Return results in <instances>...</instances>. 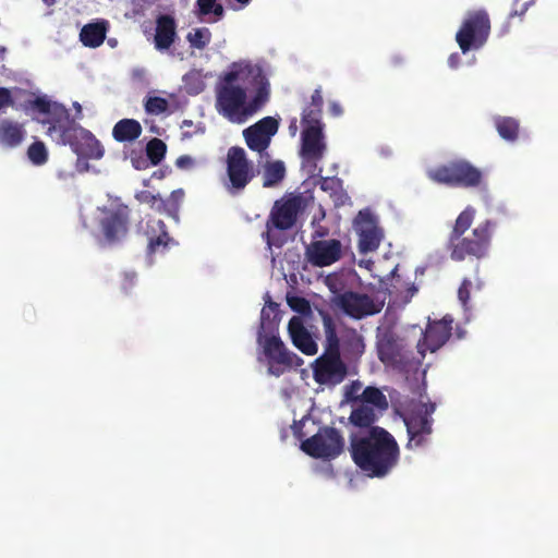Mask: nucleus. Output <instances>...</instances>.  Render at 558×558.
Returning <instances> with one entry per match:
<instances>
[{
  "instance_id": "obj_14",
  "label": "nucleus",
  "mask_w": 558,
  "mask_h": 558,
  "mask_svg": "<svg viewBox=\"0 0 558 558\" xmlns=\"http://www.w3.org/2000/svg\"><path fill=\"white\" fill-rule=\"evenodd\" d=\"M333 302L347 316L354 319L373 316L383 308V304L375 302L368 294L351 290L337 294Z\"/></svg>"
},
{
  "instance_id": "obj_44",
  "label": "nucleus",
  "mask_w": 558,
  "mask_h": 558,
  "mask_svg": "<svg viewBox=\"0 0 558 558\" xmlns=\"http://www.w3.org/2000/svg\"><path fill=\"white\" fill-rule=\"evenodd\" d=\"M435 409V403H424L420 407V409L415 410L414 412L427 416V420H433L432 414L434 413Z\"/></svg>"
},
{
  "instance_id": "obj_8",
  "label": "nucleus",
  "mask_w": 558,
  "mask_h": 558,
  "mask_svg": "<svg viewBox=\"0 0 558 558\" xmlns=\"http://www.w3.org/2000/svg\"><path fill=\"white\" fill-rule=\"evenodd\" d=\"M427 177L435 183L463 189L480 187L484 180L482 170L465 159H453L429 169Z\"/></svg>"
},
{
  "instance_id": "obj_32",
  "label": "nucleus",
  "mask_w": 558,
  "mask_h": 558,
  "mask_svg": "<svg viewBox=\"0 0 558 558\" xmlns=\"http://www.w3.org/2000/svg\"><path fill=\"white\" fill-rule=\"evenodd\" d=\"M319 187L324 192L329 193L336 206L343 205L344 199L348 198V195L342 189V181L336 177L322 178L319 181Z\"/></svg>"
},
{
  "instance_id": "obj_45",
  "label": "nucleus",
  "mask_w": 558,
  "mask_h": 558,
  "mask_svg": "<svg viewBox=\"0 0 558 558\" xmlns=\"http://www.w3.org/2000/svg\"><path fill=\"white\" fill-rule=\"evenodd\" d=\"M132 165L135 169L141 170L147 168V160L143 157L132 158Z\"/></svg>"
},
{
  "instance_id": "obj_22",
  "label": "nucleus",
  "mask_w": 558,
  "mask_h": 558,
  "mask_svg": "<svg viewBox=\"0 0 558 558\" xmlns=\"http://www.w3.org/2000/svg\"><path fill=\"white\" fill-rule=\"evenodd\" d=\"M155 24L154 47L158 51H166L178 38L175 17L171 14H159Z\"/></svg>"
},
{
  "instance_id": "obj_29",
  "label": "nucleus",
  "mask_w": 558,
  "mask_h": 558,
  "mask_svg": "<svg viewBox=\"0 0 558 558\" xmlns=\"http://www.w3.org/2000/svg\"><path fill=\"white\" fill-rule=\"evenodd\" d=\"M184 196V191L182 189H178L172 191L168 198L160 197L157 213L165 214L174 220H179V210Z\"/></svg>"
},
{
  "instance_id": "obj_42",
  "label": "nucleus",
  "mask_w": 558,
  "mask_h": 558,
  "mask_svg": "<svg viewBox=\"0 0 558 558\" xmlns=\"http://www.w3.org/2000/svg\"><path fill=\"white\" fill-rule=\"evenodd\" d=\"M14 105L11 90L7 87H0V110Z\"/></svg>"
},
{
  "instance_id": "obj_31",
  "label": "nucleus",
  "mask_w": 558,
  "mask_h": 558,
  "mask_svg": "<svg viewBox=\"0 0 558 558\" xmlns=\"http://www.w3.org/2000/svg\"><path fill=\"white\" fill-rule=\"evenodd\" d=\"M495 128L504 140L514 142L519 136V121L511 117H496L494 119Z\"/></svg>"
},
{
  "instance_id": "obj_48",
  "label": "nucleus",
  "mask_w": 558,
  "mask_h": 558,
  "mask_svg": "<svg viewBox=\"0 0 558 558\" xmlns=\"http://www.w3.org/2000/svg\"><path fill=\"white\" fill-rule=\"evenodd\" d=\"M135 275L134 274H125L123 289L126 290L128 286H132L134 283Z\"/></svg>"
},
{
  "instance_id": "obj_15",
  "label": "nucleus",
  "mask_w": 558,
  "mask_h": 558,
  "mask_svg": "<svg viewBox=\"0 0 558 558\" xmlns=\"http://www.w3.org/2000/svg\"><path fill=\"white\" fill-rule=\"evenodd\" d=\"M354 228L359 234V251L362 254L375 252L384 238L377 217L369 210H360L354 219Z\"/></svg>"
},
{
  "instance_id": "obj_7",
  "label": "nucleus",
  "mask_w": 558,
  "mask_h": 558,
  "mask_svg": "<svg viewBox=\"0 0 558 558\" xmlns=\"http://www.w3.org/2000/svg\"><path fill=\"white\" fill-rule=\"evenodd\" d=\"M306 206L307 198L303 194H291L274 203L266 221V231L263 233V239L269 248L272 245H281L280 242L276 241L274 231H286L293 228L298 221L299 215Z\"/></svg>"
},
{
  "instance_id": "obj_11",
  "label": "nucleus",
  "mask_w": 558,
  "mask_h": 558,
  "mask_svg": "<svg viewBox=\"0 0 558 558\" xmlns=\"http://www.w3.org/2000/svg\"><path fill=\"white\" fill-rule=\"evenodd\" d=\"M490 20L485 10L470 12L456 35V40L463 53L480 49L488 39Z\"/></svg>"
},
{
  "instance_id": "obj_52",
  "label": "nucleus",
  "mask_w": 558,
  "mask_h": 558,
  "mask_svg": "<svg viewBox=\"0 0 558 558\" xmlns=\"http://www.w3.org/2000/svg\"><path fill=\"white\" fill-rule=\"evenodd\" d=\"M299 302L302 303L304 307L308 308V303L304 299H300Z\"/></svg>"
},
{
  "instance_id": "obj_6",
  "label": "nucleus",
  "mask_w": 558,
  "mask_h": 558,
  "mask_svg": "<svg viewBox=\"0 0 558 558\" xmlns=\"http://www.w3.org/2000/svg\"><path fill=\"white\" fill-rule=\"evenodd\" d=\"M313 378L319 385L336 386L348 375V366L341 357L340 340L332 327L326 330L324 352L313 362Z\"/></svg>"
},
{
  "instance_id": "obj_39",
  "label": "nucleus",
  "mask_w": 558,
  "mask_h": 558,
  "mask_svg": "<svg viewBox=\"0 0 558 558\" xmlns=\"http://www.w3.org/2000/svg\"><path fill=\"white\" fill-rule=\"evenodd\" d=\"M144 107L147 113L158 116L168 110L169 104L167 99L154 96L146 99Z\"/></svg>"
},
{
  "instance_id": "obj_36",
  "label": "nucleus",
  "mask_w": 558,
  "mask_h": 558,
  "mask_svg": "<svg viewBox=\"0 0 558 558\" xmlns=\"http://www.w3.org/2000/svg\"><path fill=\"white\" fill-rule=\"evenodd\" d=\"M362 401L372 404L380 410L388 408L386 396L376 387L368 386L362 392Z\"/></svg>"
},
{
  "instance_id": "obj_23",
  "label": "nucleus",
  "mask_w": 558,
  "mask_h": 558,
  "mask_svg": "<svg viewBox=\"0 0 558 558\" xmlns=\"http://www.w3.org/2000/svg\"><path fill=\"white\" fill-rule=\"evenodd\" d=\"M288 331L292 343L305 355H314L317 353V344L312 338L310 331L303 324V319L293 316L288 324Z\"/></svg>"
},
{
  "instance_id": "obj_13",
  "label": "nucleus",
  "mask_w": 558,
  "mask_h": 558,
  "mask_svg": "<svg viewBox=\"0 0 558 558\" xmlns=\"http://www.w3.org/2000/svg\"><path fill=\"white\" fill-rule=\"evenodd\" d=\"M343 447L344 440L340 432L329 426L320 427L315 435L301 444V449L316 459H333L342 452Z\"/></svg>"
},
{
  "instance_id": "obj_9",
  "label": "nucleus",
  "mask_w": 558,
  "mask_h": 558,
  "mask_svg": "<svg viewBox=\"0 0 558 558\" xmlns=\"http://www.w3.org/2000/svg\"><path fill=\"white\" fill-rule=\"evenodd\" d=\"M25 111L33 110L45 116L39 120L43 125H48L47 134L51 137L54 134L59 136V143L65 140V133L78 123L71 118L69 110L59 102L51 101L47 96H37L34 99H27L23 104Z\"/></svg>"
},
{
  "instance_id": "obj_1",
  "label": "nucleus",
  "mask_w": 558,
  "mask_h": 558,
  "mask_svg": "<svg viewBox=\"0 0 558 558\" xmlns=\"http://www.w3.org/2000/svg\"><path fill=\"white\" fill-rule=\"evenodd\" d=\"M270 83L262 66L233 62L216 85V109L232 123H243L269 101Z\"/></svg>"
},
{
  "instance_id": "obj_34",
  "label": "nucleus",
  "mask_w": 558,
  "mask_h": 558,
  "mask_svg": "<svg viewBox=\"0 0 558 558\" xmlns=\"http://www.w3.org/2000/svg\"><path fill=\"white\" fill-rule=\"evenodd\" d=\"M376 415L373 408L367 405H361L352 410L350 421L357 427H373L372 424L375 422Z\"/></svg>"
},
{
  "instance_id": "obj_10",
  "label": "nucleus",
  "mask_w": 558,
  "mask_h": 558,
  "mask_svg": "<svg viewBox=\"0 0 558 558\" xmlns=\"http://www.w3.org/2000/svg\"><path fill=\"white\" fill-rule=\"evenodd\" d=\"M258 171L252 160L247 158L244 148L232 146L226 157V177L222 180L225 190L231 196H238L254 180Z\"/></svg>"
},
{
  "instance_id": "obj_35",
  "label": "nucleus",
  "mask_w": 558,
  "mask_h": 558,
  "mask_svg": "<svg viewBox=\"0 0 558 558\" xmlns=\"http://www.w3.org/2000/svg\"><path fill=\"white\" fill-rule=\"evenodd\" d=\"M158 226L160 227V233L157 236L149 238L147 251L149 254H154L159 251H165L168 247L171 238L166 230V225L162 220H158Z\"/></svg>"
},
{
  "instance_id": "obj_37",
  "label": "nucleus",
  "mask_w": 558,
  "mask_h": 558,
  "mask_svg": "<svg viewBox=\"0 0 558 558\" xmlns=\"http://www.w3.org/2000/svg\"><path fill=\"white\" fill-rule=\"evenodd\" d=\"M167 151L166 144L159 138L150 140L146 145V155L150 163L157 166L163 158Z\"/></svg>"
},
{
  "instance_id": "obj_43",
  "label": "nucleus",
  "mask_w": 558,
  "mask_h": 558,
  "mask_svg": "<svg viewBox=\"0 0 558 558\" xmlns=\"http://www.w3.org/2000/svg\"><path fill=\"white\" fill-rule=\"evenodd\" d=\"M175 166L183 170L190 169L194 166V159L189 155H182L177 158Z\"/></svg>"
},
{
  "instance_id": "obj_18",
  "label": "nucleus",
  "mask_w": 558,
  "mask_h": 558,
  "mask_svg": "<svg viewBox=\"0 0 558 558\" xmlns=\"http://www.w3.org/2000/svg\"><path fill=\"white\" fill-rule=\"evenodd\" d=\"M305 255L315 267L330 266L342 257V243L337 239L313 241L306 247Z\"/></svg>"
},
{
  "instance_id": "obj_25",
  "label": "nucleus",
  "mask_w": 558,
  "mask_h": 558,
  "mask_svg": "<svg viewBox=\"0 0 558 558\" xmlns=\"http://www.w3.org/2000/svg\"><path fill=\"white\" fill-rule=\"evenodd\" d=\"M195 15L201 22L216 23L225 15V9L217 0H196Z\"/></svg>"
},
{
  "instance_id": "obj_33",
  "label": "nucleus",
  "mask_w": 558,
  "mask_h": 558,
  "mask_svg": "<svg viewBox=\"0 0 558 558\" xmlns=\"http://www.w3.org/2000/svg\"><path fill=\"white\" fill-rule=\"evenodd\" d=\"M213 34L208 27H196L186 34V40L190 47L197 50H204L211 41Z\"/></svg>"
},
{
  "instance_id": "obj_55",
  "label": "nucleus",
  "mask_w": 558,
  "mask_h": 558,
  "mask_svg": "<svg viewBox=\"0 0 558 558\" xmlns=\"http://www.w3.org/2000/svg\"><path fill=\"white\" fill-rule=\"evenodd\" d=\"M203 89V87L195 89V94L199 93Z\"/></svg>"
},
{
  "instance_id": "obj_5",
  "label": "nucleus",
  "mask_w": 558,
  "mask_h": 558,
  "mask_svg": "<svg viewBox=\"0 0 558 558\" xmlns=\"http://www.w3.org/2000/svg\"><path fill=\"white\" fill-rule=\"evenodd\" d=\"M377 355L387 367L400 373L415 372L422 365L423 360L414 354L405 340L399 337L391 328H386L377 336Z\"/></svg>"
},
{
  "instance_id": "obj_38",
  "label": "nucleus",
  "mask_w": 558,
  "mask_h": 558,
  "mask_svg": "<svg viewBox=\"0 0 558 558\" xmlns=\"http://www.w3.org/2000/svg\"><path fill=\"white\" fill-rule=\"evenodd\" d=\"M27 157L35 166H41L48 160V150L41 141H36L27 148Z\"/></svg>"
},
{
  "instance_id": "obj_26",
  "label": "nucleus",
  "mask_w": 558,
  "mask_h": 558,
  "mask_svg": "<svg viewBox=\"0 0 558 558\" xmlns=\"http://www.w3.org/2000/svg\"><path fill=\"white\" fill-rule=\"evenodd\" d=\"M142 125L134 119H122L112 129V136L119 143L133 142L142 134Z\"/></svg>"
},
{
  "instance_id": "obj_30",
  "label": "nucleus",
  "mask_w": 558,
  "mask_h": 558,
  "mask_svg": "<svg viewBox=\"0 0 558 558\" xmlns=\"http://www.w3.org/2000/svg\"><path fill=\"white\" fill-rule=\"evenodd\" d=\"M286 177V167L283 161H267L264 165L263 186L274 187L278 185Z\"/></svg>"
},
{
  "instance_id": "obj_4",
  "label": "nucleus",
  "mask_w": 558,
  "mask_h": 558,
  "mask_svg": "<svg viewBox=\"0 0 558 558\" xmlns=\"http://www.w3.org/2000/svg\"><path fill=\"white\" fill-rule=\"evenodd\" d=\"M257 342L263 348L270 375L279 377L293 367H299L303 364V360L288 350L280 337L275 333L272 322L269 319L265 308L262 310Z\"/></svg>"
},
{
  "instance_id": "obj_20",
  "label": "nucleus",
  "mask_w": 558,
  "mask_h": 558,
  "mask_svg": "<svg viewBox=\"0 0 558 558\" xmlns=\"http://www.w3.org/2000/svg\"><path fill=\"white\" fill-rule=\"evenodd\" d=\"M303 126L301 155L307 161H318L324 157L326 150L324 124H303Z\"/></svg>"
},
{
  "instance_id": "obj_53",
  "label": "nucleus",
  "mask_w": 558,
  "mask_h": 558,
  "mask_svg": "<svg viewBox=\"0 0 558 558\" xmlns=\"http://www.w3.org/2000/svg\"><path fill=\"white\" fill-rule=\"evenodd\" d=\"M410 291H411V295H413L417 291V289H416V287L411 286Z\"/></svg>"
},
{
  "instance_id": "obj_54",
  "label": "nucleus",
  "mask_w": 558,
  "mask_h": 558,
  "mask_svg": "<svg viewBox=\"0 0 558 558\" xmlns=\"http://www.w3.org/2000/svg\"><path fill=\"white\" fill-rule=\"evenodd\" d=\"M44 2L47 4V5H52L54 3V0H44Z\"/></svg>"
},
{
  "instance_id": "obj_17",
  "label": "nucleus",
  "mask_w": 558,
  "mask_h": 558,
  "mask_svg": "<svg viewBox=\"0 0 558 558\" xmlns=\"http://www.w3.org/2000/svg\"><path fill=\"white\" fill-rule=\"evenodd\" d=\"M279 129V121L274 117H265L243 130V137L247 147L262 154L265 151Z\"/></svg>"
},
{
  "instance_id": "obj_19",
  "label": "nucleus",
  "mask_w": 558,
  "mask_h": 558,
  "mask_svg": "<svg viewBox=\"0 0 558 558\" xmlns=\"http://www.w3.org/2000/svg\"><path fill=\"white\" fill-rule=\"evenodd\" d=\"M434 420H427V416L420 413L411 412L404 417V424L409 440L407 442L408 449H416L424 447L428 444L433 433Z\"/></svg>"
},
{
  "instance_id": "obj_2",
  "label": "nucleus",
  "mask_w": 558,
  "mask_h": 558,
  "mask_svg": "<svg viewBox=\"0 0 558 558\" xmlns=\"http://www.w3.org/2000/svg\"><path fill=\"white\" fill-rule=\"evenodd\" d=\"M353 462L369 477H385L398 464L400 448L396 438L385 428L372 427L367 435L351 439Z\"/></svg>"
},
{
  "instance_id": "obj_50",
  "label": "nucleus",
  "mask_w": 558,
  "mask_h": 558,
  "mask_svg": "<svg viewBox=\"0 0 558 558\" xmlns=\"http://www.w3.org/2000/svg\"><path fill=\"white\" fill-rule=\"evenodd\" d=\"M144 75H145V70H143V69H135L132 72L133 78L141 80L144 77Z\"/></svg>"
},
{
  "instance_id": "obj_47",
  "label": "nucleus",
  "mask_w": 558,
  "mask_h": 558,
  "mask_svg": "<svg viewBox=\"0 0 558 558\" xmlns=\"http://www.w3.org/2000/svg\"><path fill=\"white\" fill-rule=\"evenodd\" d=\"M329 110L331 114L335 117H339L343 112L342 107L338 102H331L329 106Z\"/></svg>"
},
{
  "instance_id": "obj_46",
  "label": "nucleus",
  "mask_w": 558,
  "mask_h": 558,
  "mask_svg": "<svg viewBox=\"0 0 558 558\" xmlns=\"http://www.w3.org/2000/svg\"><path fill=\"white\" fill-rule=\"evenodd\" d=\"M233 10H239L246 7L251 0H227Z\"/></svg>"
},
{
  "instance_id": "obj_28",
  "label": "nucleus",
  "mask_w": 558,
  "mask_h": 558,
  "mask_svg": "<svg viewBox=\"0 0 558 558\" xmlns=\"http://www.w3.org/2000/svg\"><path fill=\"white\" fill-rule=\"evenodd\" d=\"M107 33V22H98V23H89L83 26L80 38L84 46L90 48L99 47L105 38Z\"/></svg>"
},
{
  "instance_id": "obj_40",
  "label": "nucleus",
  "mask_w": 558,
  "mask_h": 558,
  "mask_svg": "<svg viewBox=\"0 0 558 558\" xmlns=\"http://www.w3.org/2000/svg\"><path fill=\"white\" fill-rule=\"evenodd\" d=\"M135 198L141 204H147L153 210L157 211L160 199L159 194H153L150 191L143 190L135 194Z\"/></svg>"
},
{
  "instance_id": "obj_51",
  "label": "nucleus",
  "mask_w": 558,
  "mask_h": 558,
  "mask_svg": "<svg viewBox=\"0 0 558 558\" xmlns=\"http://www.w3.org/2000/svg\"><path fill=\"white\" fill-rule=\"evenodd\" d=\"M73 106H74V108L76 110L75 118L82 119V117H83L82 106L78 102H74Z\"/></svg>"
},
{
  "instance_id": "obj_3",
  "label": "nucleus",
  "mask_w": 558,
  "mask_h": 558,
  "mask_svg": "<svg viewBox=\"0 0 558 558\" xmlns=\"http://www.w3.org/2000/svg\"><path fill=\"white\" fill-rule=\"evenodd\" d=\"M474 217L475 209L472 206L465 207L457 217L447 242L452 260L462 262L473 257L481 259L486 256L495 223L485 220L473 229L471 235H464L471 228Z\"/></svg>"
},
{
  "instance_id": "obj_49",
  "label": "nucleus",
  "mask_w": 558,
  "mask_h": 558,
  "mask_svg": "<svg viewBox=\"0 0 558 558\" xmlns=\"http://www.w3.org/2000/svg\"><path fill=\"white\" fill-rule=\"evenodd\" d=\"M459 61H460V57L458 53H452L449 59H448V62H449V65L451 68H457L458 64H459Z\"/></svg>"
},
{
  "instance_id": "obj_27",
  "label": "nucleus",
  "mask_w": 558,
  "mask_h": 558,
  "mask_svg": "<svg viewBox=\"0 0 558 558\" xmlns=\"http://www.w3.org/2000/svg\"><path fill=\"white\" fill-rule=\"evenodd\" d=\"M323 105L324 99L322 95V88L317 87L311 96V101L304 107L302 111V124H323Z\"/></svg>"
},
{
  "instance_id": "obj_21",
  "label": "nucleus",
  "mask_w": 558,
  "mask_h": 558,
  "mask_svg": "<svg viewBox=\"0 0 558 558\" xmlns=\"http://www.w3.org/2000/svg\"><path fill=\"white\" fill-rule=\"evenodd\" d=\"M105 238L116 242L124 238L129 229V210L126 206L109 211L100 222Z\"/></svg>"
},
{
  "instance_id": "obj_41",
  "label": "nucleus",
  "mask_w": 558,
  "mask_h": 558,
  "mask_svg": "<svg viewBox=\"0 0 558 558\" xmlns=\"http://www.w3.org/2000/svg\"><path fill=\"white\" fill-rule=\"evenodd\" d=\"M472 282L470 279L464 278L458 289V299L463 306L468 305L471 294Z\"/></svg>"
},
{
  "instance_id": "obj_12",
  "label": "nucleus",
  "mask_w": 558,
  "mask_h": 558,
  "mask_svg": "<svg viewBox=\"0 0 558 558\" xmlns=\"http://www.w3.org/2000/svg\"><path fill=\"white\" fill-rule=\"evenodd\" d=\"M62 145H69L73 153L77 156V168L81 163L84 167L81 171L88 170V159L98 160L102 158L105 149L96 136L82 125L73 126L65 133V140H62Z\"/></svg>"
},
{
  "instance_id": "obj_16",
  "label": "nucleus",
  "mask_w": 558,
  "mask_h": 558,
  "mask_svg": "<svg viewBox=\"0 0 558 558\" xmlns=\"http://www.w3.org/2000/svg\"><path fill=\"white\" fill-rule=\"evenodd\" d=\"M452 318L447 316L440 320L429 322L423 332L422 339L417 342V354L424 360L426 351L432 353L439 350L451 337Z\"/></svg>"
},
{
  "instance_id": "obj_24",
  "label": "nucleus",
  "mask_w": 558,
  "mask_h": 558,
  "mask_svg": "<svg viewBox=\"0 0 558 558\" xmlns=\"http://www.w3.org/2000/svg\"><path fill=\"white\" fill-rule=\"evenodd\" d=\"M26 135L23 123L9 118L0 119V147L15 149L23 144Z\"/></svg>"
}]
</instances>
